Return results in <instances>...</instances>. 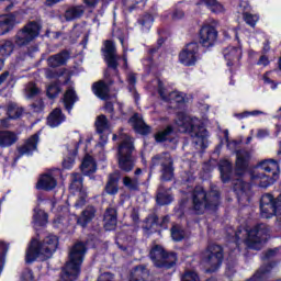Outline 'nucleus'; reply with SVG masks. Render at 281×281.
Wrapping results in <instances>:
<instances>
[{
    "instance_id": "obj_38",
    "label": "nucleus",
    "mask_w": 281,
    "mask_h": 281,
    "mask_svg": "<svg viewBox=\"0 0 281 281\" xmlns=\"http://www.w3.org/2000/svg\"><path fill=\"white\" fill-rule=\"evenodd\" d=\"M94 216H95V209H93V206H89L83 211L82 215L77 220V223L81 225V227H87V224L91 223Z\"/></svg>"
},
{
    "instance_id": "obj_16",
    "label": "nucleus",
    "mask_w": 281,
    "mask_h": 281,
    "mask_svg": "<svg viewBox=\"0 0 281 281\" xmlns=\"http://www.w3.org/2000/svg\"><path fill=\"white\" fill-rule=\"evenodd\" d=\"M58 186V182L56 181V177L54 176V172L47 171L44 175H42L36 183L37 190H54Z\"/></svg>"
},
{
    "instance_id": "obj_9",
    "label": "nucleus",
    "mask_w": 281,
    "mask_h": 281,
    "mask_svg": "<svg viewBox=\"0 0 281 281\" xmlns=\"http://www.w3.org/2000/svg\"><path fill=\"white\" fill-rule=\"evenodd\" d=\"M40 33L41 24H38V22H30L16 34L15 43L19 46L27 45V43L34 41Z\"/></svg>"
},
{
    "instance_id": "obj_26",
    "label": "nucleus",
    "mask_w": 281,
    "mask_h": 281,
    "mask_svg": "<svg viewBox=\"0 0 281 281\" xmlns=\"http://www.w3.org/2000/svg\"><path fill=\"white\" fill-rule=\"evenodd\" d=\"M103 221L104 229H106V232H112V229H115L117 225V213L115 212V209H108L105 211Z\"/></svg>"
},
{
    "instance_id": "obj_12",
    "label": "nucleus",
    "mask_w": 281,
    "mask_h": 281,
    "mask_svg": "<svg viewBox=\"0 0 281 281\" xmlns=\"http://www.w3.org/2000/svg\"><path fill=\"white\" fill-rule=\"evenodd\" d=\"M54 251H56V248H49V247H30L26 250V257L25 262L27 265H32L37 258H41L42 260H47L54 256Z\"/></svg>"
},
{
    "instance_id": "obj_24",
    "label": "nucleus",
    "mask_w": 281,
    "mask_h": 281,
    "mask_svg": "<svg viewBox=\"0 0 281 281\" xmlns=\"http://www.w3.org/2000/svg\"><path fill=\"white\" fill-rule=\"evenodd\" d=\"M130 124H132L136 133H139L140 135H148V133H150V127L144 123L142 115L139 114H135L130 119Z\"/></svg>"
},
{
    "instance_id": "obj_22",
    "label": "nucleus",
    "mask_w": 281,
    "mask_h": 281,
    "mask_svg": "<svg viewBox=\"0 0 281 281\" xmlns=\"http://www.w3.org/2000/svg\"><path fill=\"white\" fill-rule=\"evenodd\" d=\"M224 58L228 67L238 63L243 56V50L239 47L228 46L223 52Z\"/></svg>"
},
{
    "instance_id": "obj_17",
    "label": "nucleus",
    "mask_w": 281,
    "mask_h": 281,
    "mask_svg": "<svg viewBox=\"0 0 281 281\" xmlns=\"http://www.w3.org/2000/svg\"><path fill=\"white\" fill-rule=\"evenodd\" d=\"M161 161V166H162V176H161V179L164 181H170V179H172V158L170 157V155L168 154H165V162H164V157H159V156H156L154 157L153 159V162L156 164L157 160Z\"/></svg>"
},
{
    "instance_id": "obj_39",
    "label": "nucleus",
    "mask_w": 281,
    "mask_h": 281,
    "mask_svg": "<svg viewBox=\"0 0 281 281\" xmlns=\"http://www.w3.org/2000/svg\"><path fill=\"white\" fill-rule=\"evenodd\" d=\"M220 172H221L223 183H227L232 175V162H229V160H221Z\"/></svg>"
},
{
    "instance_id": "obj_64",
    "label": "nucleus",
    "mask_w": 281,
    "mask_h": 281,
    "mask_svg": "<svg viewBox=\"0 0 281 281\" xmlns=\"http://www.w3.org/2000/svg\"><path fill=\"white\" fill-rule=\"evenodd\" d=\"M104 109L108 113H111L113 111V103H106Z\"/></svg>"
},
{
    "instance_id": "obj_44",
    "label": "nucleus",
    "mask_w": 281,
    "mask_h": 281,
    "mask_svg": "<svg viewBox=\"0 0 281 281\" xmlns=\"http://www.w3.org/2000/svg\"><path fill=\"white\" fill-rule=\"evenodd\" d=\"M14 50V45L10 41L0 42V56H10Z\"/></svg>"
},
{
    "instance_id": "obj_32",
    "label": "nucleus",
    "mask_w": 281,
    "mask_h": 281,
    "mask_svg": "<svg viewBox=\"0 0 281 281\" xmlns=\"http://www.w3.org/2000/svg\"><path fill=\"white\" fill-rule=\"evenodd\" d=\"M69 60V53L64 50L57 55L50 56L47 59L48 67H60V65H65Z\"/></svg>"
},
{
    "instance_id": "obj_34",
    "label": "nucleus",
    "mask_w": 281,
    "mask_h": 281,
    "mask_svg": "<svg viewBox=\"0 0 281 281\" xmlns=\"http://www.w3.org/2000/svg\"><path fill=\"white\" fill-rule=\"evenodd\" d=\"M92 91L100 100H106L109 98V86L104 81L93 83Z\"/></svg>"
},
{
    "instance_id": "obj_3",
    "label": "nucleus",
    "mask_w": 281,
    "mask_h": 281,
    "mask_svg": "<svg viewBox=\"0 0 281 281\" xmlns=\"http://www.w3.org/2000/svg\"><path fill=\"white\" fill-rule=\"evenodd\" d=\"M122 144L119 146V168L124 172H131L135 166V161L131 156L133 153V140L126 134H120Z\"/></svg>"
},
{
    "instance_id": "obj_36",
    "label": "nucleus",
    "mask_w": 281,
    "mask_h": 281,
    "mask_svg": "<svg viewBox=\"0 0 281 281\" xmlns=\"http://www.w3.org/2000/svg\"><path fill=\"white\" fill-rule=\"evenodd\" d=\"M196 3H198V5H201L203 3L214 14H221V13L225 12V8L223 7V4H221V2H218L216 0H200Z\"/></svg>"
},
{
    "instance_id": "obj_63",
    "label": "nucleus",
    "mask_w": 281,
    "mask_h": 281,
    "mask_svg": "<svg viewBox=\"0 0 281 281\" xmlns=\"http://www.w3.org/2000/svg\"><path fill=\"white\" fill-rule=\"evenodd\" d=\"M183 11H181V10H178V11H176L175 13H173V19H183Z\"/></svg>"
},
{
    "instance_id": "obj_23",
    "label": "nucleus",
    "mask_w": 281,
    "mask_h": 281,
    "mask_svg": "<svg viewBox=\"0 0 281 281\" xmlns=\"http://www.w3.org/2000/svg\"><path fill=\"white\" fill-rule=\"evenodd\" d=\"M58 247V236L56 235H47L43 243H41V238L38 236H35L31 239L30 247Z\"/></svg>"
},
{
    "instance_id": "obj_25",
    "label": "nucleus",
    "mask_w": 281,
    "mask_h": 281,
    "mask_svg": "<svg viewBox=\"0 0 281 281\" xmlns=\"http://www.w3.org/2000/svg\"><path fill=\"white\" fill-rule=\"evenodd\" d=\"M47 223H49V215L45 211L35 207L33 214V227L38 229V227H45Z\"/></svg>"
},
{
    "instance_id": "obj_35",
    "label": "nucleus",
    "mask_w": 281,
    "mask_h": 281,
    "mask_svg": "<svg viewBox=\"0 0 281 281\" xmlns=\"http://www.w3.org/2000/svg\"><path fill=\"white\" fill-rule=\"evenodd\" d=\"M67 216H69V207L66 206L63 211H59L56 214L53 221L54 227H65V225H69Z\"/></svg>"
},
{
    "instance_id": "obj_31",
    "label": "nucleus",
    "mask_w": 281,
    "mask_h": 281,
    "mask_svg": "<svg viewBox=\"0 0 281 281\" xmlns=\"http://www.w3.org/2000/svg\"><path fill=\"white\" fill-rule=\"evenodd\" d=\"M65 122V116L60 109H55L47 119V124L50 128H56V126H60V124Z\"/></svg>"
},
{
    "instance_id": "obj_1",
    "label": "nucleus",
    "mask_w": 281,
    "mask_h": 281,
    "mask_svg": "<svg viewBox=\"0 0 281 281\" xmlns=\"http://www.w3.org/2000/svg\"><path fill=\"white\" fill-rule=\"evenodd\" d=\"M178 125V131L180 133H190L195 146L199 148H205V143L207 142V131L203 126V123L192 116L186 114H179L178 120L176 121Z\"/></svg>"
},
{
    "instance_id": "obj_15",
    "label": "nucleus",
    "mask_w": 281,
    "mask_h": 281,
    "mask_svg": "<svg viewBox=\"0 0 281 281\" xmlns=\"http://www.w3.org/2000/svg\"><path fill=\"white\" fill-rule=\"evenodd\" d=\"M102 52H103L105 61L108 63V67H110L111 69H116L117 55L115 53V44L111 41H105Z\"/></svg>"
},
{
    "instance_id": "obj_27",
    "label": "nucleus",
    "mask_w": 281,
    "mask_h": 281,
    "mask_svg": "<svg viewBox=\"0 0 281 281\" xmlns=\"http://www.w3.org/2000/svg\"><path fill=\"white\" fill-rule=\"evenodd\" d=\"M81 172H83L87 177L93 175L98 170V165L93 157L86 155L82 162H81Z\"/></svg>"
},
{
    "instance_id": "obj_13",
    "label": "nucleus",
    "mask_w": 281,
    "mask_h": 281,
    "mask_svg": "<svg viewBox=\"0 0 281 281\" xmlns=\"http://www.w3.org/2000/svg\"><path fill=\"white\" fill-rule=\"evenodd\" d=\"M95 128L100 137L97 148H102L106 144L109 135H111V125H109V120L103 114L97 117Z\"/></svg>"
},
{
    "instance_id": "obj_58",
    "label": "nucleus",
    "mask_w": 281,
    "mask_h": 281,
    "mask_svg": "<svg viewBox=\"0 0 281 281\" xmlns=\"http://www.w3.org/2000/svg\"><path fill=\"white\" fill-rule=\"evenodd\" d=\"M276 249H269L267 254L262 257V260H269V258H272V256H276Z\"/></svg>"
},
{
    "instance_id": "obj_48",
    "label": "nucleus",
    "mask_w": 281,
    "mask_h": 281,
    "mask_svg": "<svg viewBox=\"0 0 281 281\" xmlns=\"http://www.w3.org/2000/svg\"><path fill=\"white\" fill-rule=\"evenodd\" d=\"M38 93H41V90L38 89V87H36L35 83H29L25 87L26 98H34V95H38Z\"/></svg>"
},
{
    "instance_id": "obj_10",
    "label": "nucleus",
    "mask_w": 281,
    "mask_h": 281,
    "mask_svg": "<svg viewBox=\"0 0 281 281\" xmlns=\"http://www.w3.org/2000/svg\"><path fill=\"white\" fill-rule=\"evenodd\" d=\"M218 38V31L210 23H204L198 35L199 43L202 47H214Z\"/></svg>"
},
{
    "instance_id": "obj_56",
    "label": "nucleus",
    "mask_w": 281,
    "mask_h": 281,
    "mask_svg": "<svg viewBox=\"0 0 281 281\" xmlns=\"http://www.w3.org/2000/svg\"><path fill=\"white\" fill-rule=\"evenodd\" d=\"M146 5V0H134V5L131 7V10H142Z\"/></svg>"
},
{
    "instance_id": "obj_62",
    "label": "nucleus",
    "mask_w": 281,
    "mask_h": 281,
    "mask_svg": "<svg viewBox=\"0 0 281 281\" xmlns=\"http://www.w3.org/2000/svg\"><path fill=\"white\" fill-rule=\"evenodd\" d=\"M93 245L91 241H79L75 247H91Z\"/></svg>"
},
{
    "instance_id": "obj_61",
    "label": "nucleus",
    "mask_w": 281,
    "mask_h": 281,
    "mask_svg": "<svg viewBox=\"0 0 281 281\" xmlns=\"http://www.w3.org/2000/svg\"><path fill=\"white\" fill-rule=\"evenodd\" d=\"M45 76H46V78H56V76H58V75L56 72L52 71V69H46Z\"/></svg>"
},
{
    "instance_id": "obj_19",
    "label": "nucleus",
    "mask_w": 281,
    "mask_h": 281,
    "mask_svg": "<svg viewBox=\"0 0 281 281\" xmlns=\"http://www.w3.org/2000/svg\"><path fill=\"white\" fill-rule=\"evenodd\" d=\"M16 23H21V19H16L14 14L0 16V36L8 34Z\"/></svg>"
},
{
    "instance_id": "obj_42",
    "label": "nucleus",
    "mask_w": 281,
    "mask_h": 281,
    "mask_svg": "<svg viewBox=\"0 0 281 281\" xmlns=\"http://www.w3.org/2000/svg\"><path fill=\"white\" fill-rule=\"evenodd\" d=\"M171 238L176 243H179V240H183V238H186V233L183 232V228L180 225L172 226Z\"/></svg>"
},
{
    "instance_id": "obj_50",
    "label": "nucleus",
    "mask_w": 281,
    "mask_h": 281,
    "mask_svg": "<svg viewBox=\"0 0 281 281\" xmlns=\"http://www.w3.org/2000/svg\"><path fill=\"white\" fill-rule=\"evenodd\" d=\"M172 133V127L168 126L165 131L158 132L156 134V142H166L168 139V136Z\"/></svg>"
},
{
    "instance_id": "obj_49",
    "label": "nucleus",
    "mask_w": 281,
    "mask_h": 281,
    "mask_svg": "<svg viewBox=\"0 0 281 281\" xmlns=\"http://www.w3.org/2000/svg\"><path fill=\"white\" fill-rule=\"evenodd\" d=\"M123 184L125 186V188H128V190H137V188L139 187V182L137 181V179H132L128 177L123 178Z\"/></svg>"
},
{
    "instance_id": "obj_21",
    "label": "nucleus",
    "mask_w": 281,
    "mask_h": 281,
    "mask_svg": "<svg viewBox=\"0 0 281 281\" xmlns=\"http://www.w3.org/2000/svg\"><path fill=\"white\" fill-rule=\"evenodd\" d=\"M157 82H158V91L162 100H169L171 102H176L177 104H181V102H186V94H183V92L172 91L166 94V92L164 91V83L159 80Z\"/></svg>"
},
{
    "instance_id": "obj_30",
    "label": "nucleus",
    "mask_w": 281,
    "mask_h": 281,
    "mask_svg": "<svg viewBox=\"0 0 281 281\" xmlns=\"http://www.w3.org/2000/svg\"><path fill=\"white\" fill-rule=\"evenodd\" d=\"M63 102L68 113H71V109H74V104L78 102V95H76V90H74V88H69L66 91V93L64 94Z\"/></svg>"
},
{
    "instance_id": "obj_51",
    "label": "nucleus",
    "mask_w": 281,
    "mask_h": 281,
    "mask_svg": "<svg viewBox=\"0 0 281 281\" xmlns=\"http://www.w3.org/2000/svg\"><path fill=\"white\" fill-rule=\"evenodd\" d=\"M181 281H201L199 279V274H196V272H186L182 278ZM206 281H216V279H209Z\"/></svg>"
},
{
    "instance_id": "obj_37",
    "label": "nucleus",
    "mask_w": 281,
    "mask_h": 281,
    "mask_svg": "<svg viewBox=\"0 0 281 281\" xmlns=\"http://www.w3.org/2000/svg\"><path fill=\"white\" fill-rule=\"evenodd\" d=\"M117 181H120V176L117 173H112L109 176L108 183L105 186V192L106 194H116L120 190L117 187Z\"/></svg>"
},
{
    "instance_id": "obj_53",
    "label": "nucleus",
    "mask_w": 281,
    "mask_h": 281,
    "mask_svg": "<svg viewBox=\"0 0 281 281\" xmlns=\"http://www.w3.org/2000/svg\"><path fill=\"white\" fill-rule=\"evenodd\" d=\"M249 188V184L245 183L241 179H237L234 183L235 192H245Z\"/></svg>"
},
{
    "instance_id": "obj_20",
    "label": "nucleus",
    "mask_w": 281,
    "mask_h": 281,
    "mask_svg": "<svg viewBox=\"0 0 281 281\" xmlns=\"http://www.w3.org/2000/svg\"><path fill=\"white\" fill-rule=\"evenodd\" d=\"M38 146V134H34L33 136H31L26 143L19 147L18 153L19 156L22 157L23 155H26L27 157H30V155H33L34 153H36Z\"/></svg>"
},
{
    "instance_id": "obj_54",
    "label": "nucleus",
    "mask_w": 281,
    "mask_h": 281,
    "mask_svg": "<svg viewBox=\"0 0 281 281\" xmlns=\"http://www.w3.org/2000/svg\"><path fill=\"white\" fill-rule=\"evenodd\" d=\"M153 15L147 14L143 18V20L140 21V25H143V30H148L149 27L153 26Z\"/></svg>"
},
{
    "instance_id": "obj_33",
    "label": "nucleus",
    "mask_w": 281,
    "mask_h": 281,
    "mask_svg": "<svg viewBox=\"0 0 281 281\" xmlns=\"http://www.w3.org/2000/svg\"><path fill=\"white\" fill-rule=\"evenodd\" d=\"M247 161H249V153L245 150L238 151L236 160L237 175H245Z\"/></svg>"
},
{
    "instance_id": "obj_47",
    "label": "nucleus",
    "mask_w": 281,
    "mask_h": 281,
    "mask_svg": "<svg viewBox=\"0 0 281 281\" xmlns=\"http://www.w3.org/2000/svg\"><path fill=\"white\" fill-rule=\"evenodd\" d=\"M254 116L256 117L257 115H265V112L259 111V110H254V111H245L243 113H237L235 114V117H237V120H245V117H249V116Z\"/></svg>"
},
{
    "instance_id": "obj_60",
    "label": "nucleus",
    "mask_w": 281,
    "mask_h": 281,
    "mask_svg": "<svg viewBox=\"0 0 281 281\" xmlns=\"http://www.w3.org/2000/svg\"><path fill=\"white\" fill-rule=\"evenodd\" d=\"M258 65H262L263 67H267V65H269V58L262 56L259 61Z\"/></svg>"
},
{
    "instance_id": "obj_7",
    "label": "nucleus",
    "mask_w": 281,
    "mask_h": 281,
    "mask_svg": "<svg viewBox=\"0 0 281 281\" xmlns=\"http://www.w3.org/2000/svg\"><path fill=\"white\" fill-rule=\"evenodd\" d=\"M202 263L206 269V273L218 271L221 265H223V248H207L202 254Z\"/></svg>"
},
{
    "instance_id": "obj_11",
    "label": "nucleus",
    "mask_w": 281,
    "mask_h": 281,
    "mask_svg": "<svg viewBox=\"0 0 281 281\" xmlns=\"http://www.w3.org/2000/svg\"><path fill=\"white\" fill-rule=\"evenodd\" d=\"M196 60H199V44L190 43L180 52L179 63L186 67H192L196 65Z\"/></svg>"
},
{
    "instance_id": "obj_57",
    "label": "nucleus",
    "mask_w": 281,
    "mask_h": 281,
    "mask_svg": "<svg viewBox=\"0 0 281 281\" xmlns=\"http://www.w3.org/2000/svg\"><path fill=\"white\" fill-rule=\"evenodd\" d=\"M257 137L259 139H265V137H269V131L267 130H259L257 133Z\"/></svg>"
},
{
    "instance_id": "obj_59",
    "label": "nucleus",
    "mask_w": 281,
    "mask_h": 281,
    "mask_svg": "<svg viewBox=\"0 0 281 281\" xmlns=\"http://www.w3.org/2000/svg\"><path fill=\"white\" fill-rule=\"evenodd\" d=\"M86 5H88V8H95V5H98V2L100 0H83Z\"/></svg>"
},
{
    "instance_id": "obj_46",
    "label": "nucleus",
    "mask_w": 281,
    "mask_h": 281,
    "mask_svg": "<svg viewBox=\"0 0 281 281\" xmlns=\"http://www.w3.org/2000/svg\"><path fill=\"white\" fill-rule=\"evenodd\" d=\"M9 120H19L21 115H23V109L16 105H10L8 109Z\"/></svg>"
},
{
    "instance_id": "obj_8",
    "label": "nucleus",
    "mask_w": 281,
    "mask_h": 281,
    "mask_svg": "<svg viewBox=\"0 0 281 281\" xmlns=\"http://www.w3.org/2000/svg\"><path fill=\"white\" fill-rule=\"evenodd\" d=\"M218 205V195L215 194L211 198V203H207V193L203 188L199 187L193 193V209L196 214H203L204 210H212Z\"/></svg>"
},
{
    "instance_id": "obj_52",
    "label": "nucleus",
    "mask_w": 281,
    "mask_h": 281,
    "mask_svg": "<svg viewBox=\"0 0 281 281\" xmlns=\"http://www.w3.org/2000/svg\"><path fill=\"white\" fill-rule=\"evenodd\" d=\"M58 93H60V86L58 83L55 85H50L47 88V95L48 98H56V95H58Z\"/></svg>"
},
{
    "instance_id": "obj_43",
    "label": "nucleus",
    "mask_w": 281,
    "mask_h": 281,
    "mask_svg": "<svg viewBox=\"0 0 281 281\" xmlns=\"http://www.w3.org/2000/svg\"><path fill=\"white\" fill-rule=\"evenodd\" d=\"M254 179L259 180L260 188H269V186H273V183H276V182H271L273 181V176L271 177L265 173H259L258 176L254 177Z\"/></svg>"
},
{
    "instance_id": "obj_41",
    "label": "nucleus",
    "mask_w": 281,
    "mask_h": 281,
    "mask_svg": "<svg viewBox=\"0 0 281 281\" xmlns=\"http://www.w3.org/2000/svg\"><path fill=\"white\" fill-rule=\"evenodd\" d=\"M243 19L247 25H250V27H256V24L260 21V15L258 13H249L245 12L243 14Z\"/></svg>"
},
{
    "instance_id": "obj_2",
    "label": "nucleus",
    "mask_w": 281,
    "mask_h": 281,
    "mask_svg": "<svg viewBox=\"0 0 281 281\" xmlns=\"http://www.w3.org/2000/svg\"><path fill=\"white\" fill-rule=\"evenodd\" d=\"M87 256L86 247H71L68 251V260L61 268L60 281H76L80 276L82 262Z\"/></svg>"
},
{
    "instance_id": "obj_4",
    "label": "nucleus",
    "mask_w": 281,
    "mask_h": 281,
    "mask_svg": "<svg viewBox=\"0 0 281 281\" xmlns=\"http://www.w3.org/2000/svg\"><path fill=\"white\" fill-rule=\"evenodd\" d=\"M269 238V231L263 224H260L252 231H239L236 233V240H241L246 247H254V245H260V243L267 241Z\"/></svg>"
},
{
    "instance_id": "obj_6",
    "label": "nucleus",
    "mask_w": 281,
    "mask_h": 281,
    "mask_svg": "<svg viewBox=\"0 0 281 281\" xmlns=\"http://www.w3.org/2000/svg\"><path fill=\"white\" fill-rule=\"evenodd\" d=\"M261 216L263 218H271V216H277V221L281 223V194L273 202V195L266 193L261 196Z\"/></svg>"
},
{
    "instance_id": "obj_55",
    "label": "nucleus",
    "mask_w": 281,
    "mask_h": 281,
    "mask_svg": "<svg viewBox=\"0 0 281 281\" xmlns=\"http://www.w3.org/2000/svg\"><path fill=\"white\" fill-rule=\"evenodd\" d=\"M22 281H34V272H32V269L26 268L22 274H21Z\"/></svg>"
},
{
    "instance_id": "obj_28",
    "label": "nucleus",
    "mask_w": 281,
    "mask_h": 281,
    "mask_svg": "<svg viewBox=\"0 0 281 281\" xmlns=\"http://www.w3.org/2000/svg\"><path fill=\"white\" fill-rule=\"evenodd\" d=\"M19 136L14 132L11 131H0V147L8 148L12 146V144H16Z\"/></svg>"
},
{
    "instance_id": "obj_14",
    "label": "nucleus",
    "mask_w": 281,
    "mask_h": 281,
    "mask_svg": "<svg viewBox=\"0 0 281 281\" xmlns=\"http://www.w3.org/2000/svg\"><path fill=\"white\" fill-rule=\"evenodd\" d=\"M70 190L74 194H78L80 200L75 204L76 207H81L85 205V199H87V191L82 189V176L80 173L72 175V183L70 186Z\"/></svg>"
},
{
    "instance_id": "obj_45",
    "label": "nucleus",
    "mask_w": 281,
    "mask_h": 281,
    "mask_svg": "<svg viewBox=\"0 0 281 281\" xmlns=\"http://www.w3.org/2000/svg\"><path fill=\"white\" fill-rule=\"evenodd\" d=\"M157 203L159 205H168L169 203H172V196L168 192L164 193L160 188L157 194Z\"/></svg>"
},
{
    "instance_id": "obj_29",
    "label": "nucleus",
    "mask_w": 281,
    "mask_h": 281,
    "mask_svg": "<svg viewBox=\"0 0 281 281\" xmlns=\"http://www.w3.org/2000/svg\"><path fill=\"white\" fill-rule=\"evenodd\" d=\"M67 150H68V155H70V156L64 159L63 168L65 170H71V168H74V164H75L74 157L76 155H78V143H76L74 145H69L67 147Z\"/></svg>"
},
{
    "instance_id": "obj_18",
    "label": "nucleus",
    "mask_w": 281,
    "mask_h": 281,
    "mask_svg": "<svg viewBox=\"0 0 281 281\" xmlns=\"http://www.w3.org/2000/svg\"><path fill=\"white\" fill-rule=\"evenodd\" d=\"M260 168L265 172L272 173L273 179L270 183H276L280 179V165L273 159L263 160L260 162Z\"/></svg>"
},
{
    "instance_id": "obj_5",
    "label": "nucleus",
    "mask_w": 281,
    "mask_h": 281,
    "mask_svg": "<svg viewBox=\"0 0 281 281\" xmlns=\"http://www.w3.org/2000/svg\"><path fill=\"white\" fill-rule=\"evenodd\" d=\"M149 258L154 262L155 267L158 269H172L175 265H177V255L175 252H170L164 247H154L149 251Z\"/></svg>"
},
{
    "instance_id": "obj_40",
    "label": "nucleus",
    "mask_w": 281,
    "mask_h": 281,
    "mask_svg": "<svg viewBox=\"0 0 281 281\" xmlns=\"http://www.w3.org/2000/svg\"><path fill=\"white\" fill-rule=\"evenodd\" d=\"M85 14V7L77 5L68 9L65 13L66 21H74V19H80V15Z\"/></svg>"
}]
</instances>
